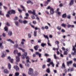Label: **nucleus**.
<instances>
[{"mask_svg": "<svg viewBox=\"0 0 76 76\" xmlns=\"http://www.w3.org/2000/svg\"><path fill=\"white\" fill-rule=\"evenodd\" d=\"M34 73V70L33 69L31 68H30L28 69V75H31L32 74V73Z\"/></svg>", "mask_w": 76, "mask_h": 76, "instance_id": "nucleus-1", "label": "nucleus"}, {"mask_svg": "<svg viewBox=\"0 0 76 76\" xmlns=\"http://www.w3.org/2000/svg\"><path fill=\"white\" fill-rule=\"evenodd\" d=\"M1 6H3V3L2 2H0V9H1ZM0 15L2 16H4V14L1 11H0Z\"/></svg>", "mask_w": 76, "mask_h": 76, "instance_id": "nucleus-2", "label": "nucleus"}, {"mask_svg": "<svg viewBox=\"0 0 76 76\" xmlns=\"http://www.w3.org/2000/svg\"><path fill=\"white\" fill-rule=\"evenodd\" d=\"M16 64H18V62H19L20 61V58H19V56H16Z\"/></svg>", "mask_w": 76, "mask_h": 76, "instance_id": "nucleus-3", "label": "nucleus"}, {"mask_svg": "<svg viewBox=\"0 0 76 76\" xmlns=\"http://www.w3.org/2000/svg\"><path fill=\"white\" fill-rule=\"evenodd\" d=\"M8 58L10 60V61L11 62V63H13V59L11 58L10 56H8Z\"/></svg>", "mask_w": 76, "mask_h": 76, "instance_id": "nucleus-4", "label": "nucleus"}, {"mask_svg": "<svg viewBox=\"0 0 76 76\" xmlns=\"http://www.w3.org/2000/svg\"><path fill=\"white\" fill-rule=\"evenodd\" d=\"M9 11L10 12L11 14H12V13H13V14H15V13H16V11L15 10H10Z\"/></svg>", "mask_w": 76, "mask_h": 76, "instance_id": "nucleus-5", "label": "nucleus"}, {"mask_svg": "<svg viewBox=\"0 0 76 76\" xmlns=\"http://www.w3.org/2000/svg\"><path fill=\"white\" fill-rule=\"evenodd\" d=\"M7 41L10 42V43L13 44H15V42H14L13 41H12V40L10 39H7Z\"/></svg>", "mask_w": 76, "mask_h": 76, "instance_id": "nucleus-6", "label": "nucleus"}, {"mask_svg": "<svg viewBox=\"0 0 76 76\" xmlns=\"http://www.w3.org/2000/svg\"><path fill=\"white\" fill-rule=\"evenodd\" d=\"M49 2H51V0H47V1L45 2V4L44 5L45 6H47Z\"/></svg>", "mask_w": 76, "mask_h": 76, "instance_id": "nucleus-7", "label": "nucleus"}, {"mask_svg": "<svg viewBox=\"0 0 76 76\" xmlns=\"http://www.w3.org/2000/svg\"><path fill=\"white\" fill-rule=\"evenodd\" d=\"M14 48V49H16V48H18L19 47V45L18 44H16L14 45L13 46Z\"/></svg>", "mask_w": 76, "mask_h": 76, "instance_id": "nucleus-8", "label": "nucleus"}, {"mask_svg": "<svg viewBox=\"0 0 76 76\" xmlns=\"http://www.w3.org/2000/svg\"><path fill=\"white\" fill-rule=\"evenodd\" d=\"M14 68L16 70V71H18L19 70V68L17 66H14Z\"/></svg>", "mask_w": 76, "mask_h": 76, "instance_id": "nucleus-9", "label": "nucleus"}, {"mask_svg": "<svg viewBox=\"0 0 76 76\" xmlns=\"http://www.w3.org/2000/svg\"><path fill=\"white\" fill-rule=\"evenodd\" d=\"M54 13V9L53 8H52L50 10V14H53Z\"/></svg>", "mask_w": 76, "mask_h": 76, "instance_id": "nucleus-10", "label": "nucleus"}, {"mask_svg": "<svg viewBox=\"0 0 76 76\" xmlns=\"http://www.w3.org/2000/svg\"><path fill=\"white\" fill-rule=\"evenodd\" d=\"M0 48L1 49H3L4 47L3 46V42H1L0 43Z\"/></svg>", "mask_w": 76, "mask_h": 76, "instance_id": "nucleus-11", "label": "nucleus"}, {"mask_svg": "<svg viewBox=\"0 0 76 76\" xmlns=\"http://www.w3.org/2000/svg\"><path fill=\"white\" fill-rule=\"evenodd\" d=\"M10 15H11V14L10 13V12L8 11L7 12V14L6 15V16L7 18H9L10 16Z\"/></svg>", "mask_w": 76, "mask_h": 76, "instance_id": "nucleus-12", "label": "nucleus"}, {"mask_svg": "<svg viewBox=\"0 0 76 76\" xmlns=\"http://www.w3.org/2000/svg\"><path fill=\"white\" fill-rule=\"evenodd\" d=\"M74 3V0H71L70 2L69 3L70 6H72V5H73V4Z\"/></svg>", "mask_w": 76, "mask_h": 76, "instance_id": "nucleus-13", "label": "nucleus"}, {"mask_svg": "<svg viewBox=\"0 0 76 76\" xmlns=\"http://www.w3.org/2000/svg\"><path fill=\"white\" fill-rule=\"evenodd\" d=\"M4 73L6 74H8L9 73V71L7 69H5L4 71Z\"/></svg>", "mask_w": 76, "mask_h": 76, "instance_id": "nucleus-14", "label": "nucleus"}, {"mask_svg": "<svg viewBox=\"0 0 76 76\" xmlns=\"http://www.w3.org/2000/svg\"><path fill=\"white\" fill-rule=\"evenodd\" d=\"M23 24H27L28 23V21L26 20H24L23 22Z\"/></svg>", "mask_w": 76, "mask_h": 76, "instance_id": "nucleus-15", "label": "nucleus"}, {"mask_svg": "<svg viewBox=\"0 0 76 76\" xmlns=\"http://www.w3.org/2000/svg\"><path fill=\"white\" fill-rule=\"evenodd\" d=\"M72 63H73V61H72L66 62V63L68 66H69V64H72Z\"/></svg>", "mask_w": 76, "mask_h": 76, "instance_id": "nucleus-16", "label": "nucleus"}, {"mask_svg": "<svg viewBox=\"0 0 76 76\" xmlns=\"http://www.w3.org/2000/svg\"><path fill=\"white\" fill-rule=\"evenodd\" d=\"M18 51L16 49L14 50L13 53L14 54H16L18 53Z\"/></svg>", "mask_w": 76, "mask_h": 76, "instance_id": "nucleus-17", "label": "nucleus"}, {"mask_svg": "<svg viewBox=\"0 0 76 76\" xmlns=\"http://www.w3.org/2000/svg\"><path fill=\"white\" fill-rule=\"evenodd\" d=\"M8 67L9 70H10V69H11V64H10V63L8 64Z\"/></svg>", "mask_w": 76, "mask_h": 76, "instance_id": "nucleus-18", "label": "nucleus"}, {"mask_svg": "<svg viewBox=\"0 0 76 76\" xmlns=\"http://www.w3.org/2000/svg\"><path fill=\"white\" fill-rule=\"evenodd\" d=\"M32 11L31 13H32L33 15H35V14H36V13H35V10H33Z\"/></svg>", "mask_w": 76, "mask_h": 76, "instance_id": "nucleus-19", "label": "nucleus"}, {"mask_svg": "<svg viewBox=\"0 0 76 76\" xmlns=\"http://www.w3.org/2000/svg\"><path fill=\"white\" fill-rule=\"evenodd\" d=\"M39 48L38 45H37L34 47V49L35 50H38V49Z\"/></svg>", "mask_w": 76, "mask_h": 76, "instance_id": "nucleus-20", "label": "nucleus"}, {"mask_svg": "<svg viewBox=\"0 0 76 76\" xmlns=\"http://www.w3.org/2000/svg\"><path fill=\"white\" fill-rule=\"evenodd\" d=\"M27 4H29V3H31L32 4H34V3L30 0H29L27 1Z\"/></svg>", "mask_w": 76, "mask_h": 76, "instance_id": "nucleus-21", "label": "nucleus"}, {"mask_svg": "<svg viewBox=\"0 0 76 76\" xmlns=\"http://www.w3.org/2000/svg\"><path fill=\"white\" fill-rule=\"evenodd\" d=\"M8 34L10 36H11L12 35V32L11 31H9L8 32Z\"/></svg>", "mask_w": 76, "mask_h": 76, "instance_id": "nucleus-22", "label": "nucleus"}, {"mask_svg": "<svg viewBox=\"0 0 76 76\" xmlns=\"http://www.w3.org/2000/svg\"><path fill=\"white\" fill-rule=\"evenodd\" d=\"M5 53H6V52H4L3 53V54L1 56V57L2 58H4V57H5Z\"/></svg>", "mask_w": 76, "mask_h": 76, "instance_id": "nucleus-23", "label": "nucleus"}, {"mask_svg": "<svg viewBox=\"0 0 76 76\" xmlns=\"http://www.w3.org/2000/svg\"><path fill=\"white\" fill-rule=\"evenodd\" d=\"M4 29L5 31H6L7 32L8 31V27L7 26H6L4 28Z\"/></svg>", "mask_w": 76, "mask_h": 76, "instance_id": "nucleus-24", "label": "nucleus"}, {"mask_svg": "<svg viewBox=\"0 0 76 76\" xmlns=\"http://www.w3.org/2000/svg\"><path fill=\"white\" fill-rule=\"evenodd\" d=\"M37 31L35 30L34 32V37H37Z\"/></svg>", "mask_w": 76, "mask_h": 76, "instance_id": "nucleus-25", "label": "nucleus"}, {"mask_svg": "<svg viewBox=\"0 0 76 76\" xmlns=\"http://www.w3.org/2000/svg\"><path fill=\"white\" fill-rule=\"evenodd\" d=\"M66 16H67V15H66V13L62 15V18H66Z\"/></svg>", "mask_w": 76, "mask_h": 76, "instance_id": "nucleus-26", "label": "nucleus"}, {"mask_svg": "<svg viewBox=\"0 0 76 76\" xmlns=\"http://www.w3.org/2000/svg\"><path fill=\"white\" fill-rule=\"evenodd\" d=\"M54 57L55 59H58V57L56 56V55L55 54H54Z\"/></svg>", "mask_w": 76, "mask_h": 76, "instance_id": "nucleus-27", "label": "nucleus"}, {"mask_svg": "<svg viewBox=\"0 0 76 76\" xmlns=\"http://www.w3.org/2000/svg\"><path fill=\"white\" fill-rule=\"evenodd\" d=\"M50 64H51V65H52L53 67H54V64L53 61L50 62Z\"/></svg>", "mask_w": 76, "mask_h": 76, "instance_id": "nucleus-28", "label": "nucleus"}, {"mask_svg": "<svg viewBox=\"0 0 76 76\" xmlns=\"http://www.w3.org/2000/svg\"><path fill=\"white\" fill-rule=\"evenodd\" d=\"M18 49L22 51L23 52H25V50L20 48H18Z\"/></svg>", "mask_w": 76, "mask_h": 76, "instance_id": "nucleus-29", "label": "nucleus"}, {"mask_svg": "<svg viewBox=\"0 0 76 76\" xmlns=\"http://www.w3.org/2000/svg\"><path fill=\"white\" fill-rule=\"evenodd\" d=\"M46 72H47V73H50V68H48L47 69Z\"/></svg>", "mask_w": 76, "mask_h": 76, "instance_id": "nucleus-30", "label": "nucleus"}, {"mask_svg": "<svg viewBox=\"0 0 76 76\" xmlns=\"http://www.w3.org/2000/svg\"><path fill=\"white\" fill-rule=\"evenodd\" d=\"M44 37L45 38H47V39L48 40V41L49 40V38H48V35H44Z\"/></svg>", "mask_w": 76, "mask_h": 76, "instance_id": "nucleus-31", "label": "nucleus"}, {"mask_svg": "<svg viewBox=\"0 0 76 76\" xmlns=\"http://www.w3.org/2000/svg\"><path fill=\"white\" fill-rule=\"evenodd\" d=\"M61 26H63V27H64V28H65V27L66 26V24L63 23L61 24Z\"/></svg>", "mask_w": 76, "mask_h": 76, "instance_id": "nucleus-32", "label": "nucleus"}, {"mask_svg": "<svg viewBox=\"0 0 76 76\" xmlns=\"http://www.w3.org/2000/svg\"><path fill=\"white\" fill-rule=\"evenodd\" d=\"M57 29H58V30H59V31L61 30V26H58L57 27Z\"/></svg>", "mask_w": 76, "mask_h": 76, "instance_id": "nucleus-33", "label": "nucleus"}, {"mask_svg": "<svg viewBox=\"0 0 76 76\" xmlns=\"http://www.w3.org/2000/svg\"><path fill=\"white\" fill-rule=\"evenodd\" d=\"M34 73L35 75H36V76H38V73L37 72L35 71H34Z\"/></svg>", "mask_w": 76, "mask_h": 76, "instance_id": "nucleus-34", "label": "nucleus"}, {"mask_svg": "<svg viewBox=\"0 0 76 76\" xmlns=\"http://www.w3.org/2000/svg\"><path fill=\"white\" fill-rule=\"evenodd\" d=\"M62 67H64V68H66V66H65V64H64V63H63L62 64Z\"/></svg>", "mask_w": 76, "mask_h": 76, "instance_id": "nucleus-35", "label": "nucleus"}, {"mask_svg": "<svg viewBox=\"0 0 76 76\" xmlns=\"http://www.w3.org/2000/svg\"><path fill=\"white\" fill-rule=\"evenodd\" d=\"M19 75V73L16 72L15 73V76H18Z\"/></svg>", "mask_w": 76, "mask_h": 76, "instance_id": "nucleus-36", "label": "nucleus"}, {"mask_svg": "<svg viewBox=\"0 0 76 76\" xmlns=\"http://www.w3.org/2000/svg\"><path fill=\"white\" fill-rule=\"evenodd\" d=\"M67 18L69 19H70V18H71V15H68L67 16Z\"/></svg>", "mask_w": 76, "mask_h": 76, "instance_id": "nucleus-37", "label": "nucleus"}, {"mask_svg": "<svg viewBox=\"0 0 76 76\" xmlns=\"http://www.w3.org/2000/svg\"><path fill=\"white\" fill-rule=\"evenodd\" d=\"M68 54L67 52L66 51H65L64 52V55H67Z\"/></svg>", "mask_w": 76, "mask_h": 76, "instance_id": "nucleus-38", "label": "nucleus"}, {"mask_svg": "<svg viewBox=\"0 0 76 76\" xmlns=\"http://www.w3.org/2000/svg\"><path fill=\"white\" fill-rule=\"evenodd\" d=\"M46 45V44L45 43H42L41 44V46H42L43 47H44V46H45V45Z\"/></svg>", "mask_w": 76, "mask_h": 76, "instance_id": "nucleus-39", "label": "nucleus"}, {"mask_svg": "<svg viewBox=\"0 0 76 76\" xmlns=\"http://www.w3.org/2000/svg\"><path fill=\"white\" fill-rule=\"evenodd\" d=\"M48 45H49V46H51V44H50V41H49V40H48Z\"/></svg>", "mask_w": 76, "mask_h": 76, "instance_id": "nucleus-40", "label": "nucleus"}, {"mask_svg": "<svg viewBox=\"0 0 76 76\" xmlns=\"http://www.w3.org/2000/svg\"><path fill=\"white\" fill-rule=\"evenodd\" d=\"M53 8L51 7L50 6H49L46 9H50V10L51 9Z\"/></svg>", "mask_w": 76, "mask_h": 76, "instance_id": "nucleus-41", "label": "nucleus"}, {"mask_svg": "<svg viewBox=\"0 0 76 76\" xmlns=\"http://www.w3.org/2000/svg\"><path fill=\"white\" fill-rule=\"evenodd\" d=\"M20 68H21V69H23V65H22V64H20Z\"/></svg>", "mask_w": 76, "mask_h": 76, "instance_id": "nucleus-42", "label": "nucleus"}, {"mask_svg": "<svg viewBox=\"0 0 76 76\" xmlns=\"http://www.w3.org/2000/svg\"><path fill=\"white\" fill-rule=\"evenodd\" d=\"M50 61H51V59L50 58H48L47 59V62H50Z\"/></svg>", "mask_w": 76, "mask_h": 76, "instance_id": "nucleus-43", "label": "nucleus"}, {"mask_svg": "<svg viewBox=\"0 0 76 76\" xmlns=\"http://www.w3.org/2000/svg\"><path fill=\"white\" fill-rule=\"evenodd\" d=\"M15 23L16 25V26H18V23H19V22H18L15 21Z\"/></svg>", "mask_w": 76, "mask_h": 76, "instance_id": "nucleus-44", "label": "nucleus"}, {"mask_svg": "<svg viewBox=\"0 0 76 76\" xmlns=\"http://www.w3.org/2000/svg\"><path fill=\"white\" fill-rule=\"evenodd\" d=\"M45 65H43L42 66V69H44L45 68Z\"/></svg>", "mask_w": 76, "mask_h": 76, "instance_id": "nucleus-45", "label": "nucleus"}, {"mask_svg": "<svg viewBox=\"0 0 76 76\" xmlns=\"http://www.w3.org/2000/svg\"><path fill=\"white\" fill-rule=\"evenodd\" d=\"M5 51L7 52V53H10V50H5Z\"/></svg>", "mask_w": 76, "mask_h": 76, "instance_id": "nucleus-46", "label": "nucleus"}, {"mask_svg": "<svg viewBox=\"0 0 76 76\" xmlns=\"http://www.w3.org/2000/svg\"><path fill=\"white\" fill-rule=\"evenodd\" d=\"M63 6V3H61L59 5V7H62V6Z\"/></svg>", "mask_w": 76, "mask_h": 76, "instance_id": "nucleus-47", "label": "nucleus"}, {"mask_svg": "<svg viewBox=\"0 0 76 76\" xmlns=\"http://www.w3.org/2000/svg\"><path fill=\"white\" fill-rule=\"evenodd\" d=\"M18 21L20 23H22L23 22V21H22V20H19Z\"/></svg>", "mask_w": 76, "mask_h": 76, "instance_id": "nucleus-48", "label": "nucleus"}, {"mask_svg": "<svg viewBox=\"0 0 76 76\" xmlns=\"http://www.w3.org/2000/svg\"><path fill=\"white\" fill-rule=\"evenodd\" d=\"M6 34H5V33H4L2 34V36H3V37H6Z\"/></svg>", "mask_w": 76, "mask_h": 76, "instance_id": "nucleus-49", "label": "nucleus"}, {"mask_svg": "<svg viewBox=\"0 0 76 76\" xmlns=\"http://www.w3.org/2000/svg\"><path fill=\"white\" fill-rule=\"evenodd\" d=\"M27 63H31V62L29 61V59H27L26 61Z\"/></svg>", "mask_w": 76, "mask_h": 76, "instance_id": "nucleus-50", "label": "nucleus"}, {"mask_svg": "<svg viewBox=\"0 0 76 76\" xmlns=\"http://www.w3.org/2000/svg\"><path fill=\"white\" fill-rule=\"evenodd\" d=\"M29 38H31V34H28Z\"/></svg>", "mask_w": 76, "mask_h": 76, "instance_id": "nucleus-51", "label": "nucleus"}, {"mask_svg": "<svg viewBox=\"0 0 76 76\" xmlns=\"http://www.w3.org/2000/svg\"><path fill=\"white\" fill-rule=\"evenodd\" d=\"M45 28L46 29H48V26H45Z\"/></svg>", "mask_w": 76, "mask_h": 76, "instance_id": "nucleus-52", "label": "nucleus"}, {"mask_svg": "<svg viewBox=\"0 0 76 76\" xmlns=\"http://www.w3.org/2000/svg\"><path fill=\"white\" fill-rule=\"evenodd\" d=\"M55 43L56 44H57V45H58L59 44V42H58V41H56L55 42Z\"/></svg>", "mask_w": 76, "mask_h": 76, "instance_id": "nucleus-53", "label": "nucleus"}, {"mask_svg": "<svg viewBox=\"0 0 76 76\" xmlns=\"http://www.w3.org/2000/svg\"><path fill=\"white\" fill-rule=\"evenodd\" d=\"M45 56H46V57H47V56H49V54L47 53H45Z\"/></svg>", "mask_w": 76, "mask_h": 76, "instance_id": "nucleus-54", "label": "nucleus"}, {"mask_svg": "<svg viewBox=\"0 0 76 76\" xmlns=\"http://www.w3.org/2000/svg\"><path fill=\"white\" fill-rule=\"evenodd\" d=\"M39 53L38 52H36L35 53V54L36 55H39Z\"/></svg>", "mask_w": 76, "mask_h": 76, "instance_id": "nucleus-55", "label": "nucleus"}, {"mask_svg": "<svg viewBox=\"0 0 76 76\" xmlns=\"http://www.w3.org/2000/svg\"><path fill=\"white\" fill-rule=\"evenodd\" d=\"M23 55L25 56H27V53L25 52L24 53Z\"/></svg>", "mask_w": 76, "mask_h": 76, "instance_id": "nucleus-56", "label": "nucleus"}, {"mask_svg": "<svg viewBox=\"0 0 76 76\" xmlns=\"http://www.w3.org/2000/svg\"><path fill=\"white\" fill-rule=\"evenodd\" d=\"M7 26H10V24H9V23L8 22H7Z\"/></svg>", "mask_w": 76, "mask_h": 76, "instance_id": "nucleus-57", "label": "nucleus"}, {"mask_svg": "<svg viewBox=\"0 0 76 76\" xmlns=\"http://www.w3.org/2000/svg\"><path fill=\"white\" fill-rule=\"evenodd\" d=\"M45 12L47 13V14H48V15H49V12H48V10L46 11Z\"/></svg>", "mask_w": 76, "mask_h": 76, "instance_id": "nucleus-58", "label": "nucleus"}, {"mask_svg": "<svg viewBox=\"0 0 76 76\" xmlns=\"http://www.w3.org/2000/svg\"><path fill=\"white\" fill-rule=\"evenodd\" d=\"M21 57L23 59H25V57H24L23 55L21 56Z\"/></svg>", "mask_w": 76, "mask_h": 76, "instance_id": "nucleus-59", "label": "nucleus"}, {"mask_svg": "<svg viewBox=\"0 0 76 76\" xmlns=\"http://www.w3.org/2000/svg\"><path fill=\"white\" fill-rule=\"evenodd\" d=\"M33 23L34 24H36L37 23V22L35 21H33Z\"/></svg>", "mask_w": 76, "mask_h": 76, "instance_id": "nucleus-60", "label": "nucleus"}, {"mask_svg": "<svg viewBox=\"0 0 76 76\" xmlns=\"http://www.w3.org/2000/svg\"><path fill=\"white\" fill-rule=\"evenodd\" d=\"M28 12L29 13H32V11L31 10H28Z\"/></svg>", "mask_w": 76, "mask_h": 76, "instance_id": "nucleus-61", "label": "nucleus"}, {"mask_svg": "<svg viewBox=\"0 0 76 76\" xmlns=\"http://www.w3.org/2000/svg\"><path fill=\"white\" fill-rule=\"evenodd\" d=\"M61 32H65V30H64V29H62Z\"/></svg>", "mask_w": 76, "mask_h": 76, "instance_id": "nucleus-62", "label": "nucleus"}, {"mask_svg": "<svg viewBox=\"0 0 76 76\" xmlns=\"http://www.w3.org/2000/svg\"><path fill=\"white\" fill-rule=\"evenodd\" d=\"M31 76H36V75L35 74V73H34L33 74H32Z\"/></svg>", "mask_w": 76, "mask_h": 76, "instance_id": "nucleus-63", "label": "nucleus"}, {"mask_svg": "<svg viewBox=\"0 0 76 76\" xmlns=\"http://www.w3.org/2000/svg\"><path fill=\"white\" fill-rule=\"evenodd\" d=\"M73 66L75 67H76V64H73Z\"/></svg>", "mask_w": 76, "mask_h": 76, "instance_id": "nucleus-64", "label": "nucleus"}]
</instances>
